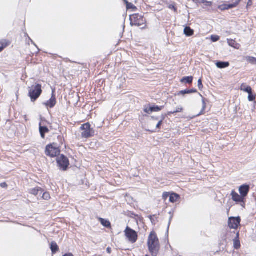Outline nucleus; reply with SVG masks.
I'll return each mask as SVG.
<instances>
[{"label":"nucleus","mask_w":256,"mask_h":256,"mask_svg":"<svg viewBox=\"0 0 256 256\" xmlns=\"http://www.w3.org/2000/svg\"><path fill=\"white\" fill-rule=\"evenodd\" d=\"M148 246L152 256H157L160 250V244L158 238L154 232H151L148 236Z\"/></svg>","instance_id":"nucleus-1"},{"label":"nucleus","mask_w":256,"mask_h":256,"mask_svg":"<svg viewBox=\"0 0 256 256\" xmlns=\"http://www.w3.org/2000/svg\"><path fill=\"white\" fill-rule=\"evenodd\" d=\"M28 96L30 98L32 102H34L42 93V85L36 84L28 88Z\"/></svg>","instance_id":"nucleus-2"},{"label":"nucleus","mask_w":256,"mask_h":256,"mask_svg":"<svg viewBox=\"0 0 256 256\" xmlns=\"http://www.w3.org/2000/svg\"><path fill=\"white\" fill-rule=\"evenodd\" d=\"M130 24L132 26H142L144 28L146 26V19L144 18L139 14H134L130 16Z\"/></svg>","instance_id":"nucleus-3"},{"label":"nucleus","mask_w":256,"mask_h":256,"mask_svg":"<svg viewBox=\"0 0 256 256\" xmlns=\"http://www.w3.org/2000/svg\"><path fill=\"white\" fill-rule=\"evenodd\" d=\"M46 154L51 158H54L60 154V150L56 144H53L46 146Z\"/></svg>","instance_id":"nucleus-4"},{"label":"nucleus","mask_w":256,"mask_h":256,"mask_svg":"<svg viewBox=\"0 0 256 256\" xmlns=\"http://www.w3.org/2000/svg\"><path fill=\"white\" fill-rule=\"evenodd\" d=\"M90 124L88 122L82 124L80 128L83 130L82 132V136L84 138H88L94 134V130L90 128Z\"/></svg>","instance_id":"nucleus-5"},{"label":"nucleus","mask_w":256,"mask_h":256,"mask_svg":"<svg viewBox=\"0 0 256 256\" xmlns=\"http://www.w3.org/2000/svg\"><path fill=\"white\" fill-rule=\"evenodd\" d=\"M124 232L126 236L130 242L132 244L136 242L138 236L136 232L134 230H132L128 226H127Z\"/></svg>","instance_id":"nucleus-6"},{"label":"nucleus","mask_w":256,"mask_h":256,"mask_svg":"<svg viewBox=\"0 0 256 256\" xmlns=\"http://www.w3.org/2000/svg\"><path fill=\"white\" fill-rule=\"evenodd\" d=\"M232 200L236 203H240V205L245 208L246 198H244L240 194H238L236 191L232 190L231 192Z\"/></svg>","instance_id":"nucleus-7"},{"label":"nucleus","mask_w":256,"mask_h":256,"mask_svg":"<svg viewBox=\"0 0 256 256\" xmlns=\"http://www.w3.org/2000/svg\"><path fill=\"white\" fill-rule=\"evenodd\" d=\"M240 217H230L228 218V226L230 229L236 230L240 225Z\"/></svg>","instance_id":"nucleus-8"},{"label":"nucleus","mask_w":256,"mask_h":256,"mask_svg":"<svg viewBox=\"0 0 256 256\" xmlns=\"http://www.w3.org/2000/svg\"><path fill=\"white\" fill-rule=\"evenodd\" d=\"M250 190V186L248 184H244L239 187L240 194L242 196H243V198H246Z\"/></svg>","instance_id":"nucleus-9"},{"label":"nucleus","mask_w":256,"mask_h":256,"mask_svg":"<svg viewBox=\"0 0 256 256\" xmlns=\"http://www.w3.org/2000/svg\"><path fill=\"white\" fill-rule=\"evenodd\" d=\"M242 0H230V4H224L222 10H228L237 6Z\"/></svg>","instance_id":"nucleus-10"},{"label":"nucleus","mask_w":256,"mask_h":256,"mask_svg":"<svg viewBox=\"0 0 256 256\" xmlns=\"http://www.w3.org/2000/svg\"><path fill=\"white\" fill-rule=\"evenodd\" d=\"M56 163L59 169L62 171L66 170L70 165V161H56Z\"/></svg>","instance_id":"nucleus-11"},{"label":"nucleus","mask_w":256,"mask_h":256,"mask_svg":"<svg viewBox=\"0 0 256 256\" xmlns=\"http://www.w3.org/2000/svg\"><path fill=\"white\" fill-rule=\"evenodd\" d=\"M47 107L52 108L56 104V98L54 95V92H52V94L51 98L44 104Z\"/></svg>","instance_id":"nucleus-12"},{"label":"nucleus","mask_w":256,"mask_h":256,"mask_svg":"<svg viewBox=\"0 0 256 256\" xmlns=\"http://www.w3.org/2000/svg\"><path fill=\"white\" fill-rule=\"evenodd\" d=\"M44 190L40 188L36 187L30 190V193L36 196H40Z\"/></svg>","instance_id":"nucleus-13"},{"label":"nucleus","mask_w":256,"mask_h":256,"mask_svg":"<svg viewBox=\"0 0 256 256\" xmlns=\"http://www.w3.org/2000/svg\"><path fill=\"white\" fill-rule=\"evenodd\" d=\"M239 236V232H237L236 234V236L234 240V247L236 250L240 248L241 246Z\"/></svg>","instance_id":"nucleus-14"},{"label":"nucleus","mask_w":256,"mask_h":256,"mask_svg":"<svg viewBox=\"0 0 256 256\" xmlns=\"http://www.w3.org/2000/svg\"><path fill=\"white\" fill-rule=\"evenodd\" d=\"M228 42L230 46L238 50L240 47V44L238 43L234 40H232V39L228 40Z\"/></svg>","instance_id":"nucleus-15"},{"label":"nucleus","mask_w":256,"mask_h":256,"mask_svg":"<svg viewBox=\"0 0 256 256\" xmlns=\"http://www.w3.org/2000/svg\"><path fill=\"white\" fill-rule=\"evenodd\" d=\"M240 89V90L248 93H250V91L252 90V88L250 86H248L246 83L242 84Z\"/></svg>","instance_id":"nucleus-16"},{"label":"nucleus","mask_w":256,"mask_h":256,"mask_svg":"<svg viewBox=\"0 0 256 256\" xmlns=\"http://www.w3.org/2000/svg\"><path fill=\"white\" fill-rule=\"evenodd\" d=\"M48 132V128L46 126H42L41 123L40 124V132L42 138H44L45 134Z\"/></svg>","instance_id":"nucleus-17"},{"label":"nucleus","mask_w":256,"mask_h":256,"mask_svg":"<svg viewBox=\"0 0 256 256\" xmlns=\"http://www.w3.org/2000/svg\"><path fill=\"white\" fill-rule=\"evenodd\" d=\"M50 248L52 250V254H54L59 250L58 246L57 244L54 242H52L50 244Z\"/></svg>","instance_id":"nucleus-18"},{"label":"nucleus","mask_w":256,"mask_h":256,"mask_svg":"<svg viewBox=\"0 0 256 256\" xmlns=\"http://www.w3.org/2000/svg\"><path fill=\"white\" fill-rule=\"evenodd\" d=\"M184 34L187 36H190L194 34V30L190 26H186L184 29Z\"/></svg>","instance_id":"nucleus-19"},{"label":"nucleus","mask_w":256,"mask_h":256,"mask_svg":"<svg viewBox=\"0 0 256 256\" xmlns=\"http://www.w3.org/2000/svg\"><path fill=\"white\" fill-rule=\"evenodd\" d=\"M216 66L218 68H224L228 67L230 66L228 62H218Z\"/></svg>","instance_id":"nucleus-20"},{"label":"nucleus","mask_w":256,"mask_h":256,"mask_svg":"<svg viewBox=\"0 0 256 256\" xmlns=\"http://www.w3.org/2000/svg\"><path fill=\"white\" fill-rule=\"evenodd\" d=\"M100 222L101 224L104 227L106 228H110L111 224L110 222L104 218H99Z\"/></svg>","instance_id":"nucleus-21"},{"label":"nucleus","mask_w":256,"mask_h":256,"mask_svg":"<svg viewBox=\"0 0 256 256\" xmlns=\"http://www.w3.org/2000/svg\"><path fill=\"white\" fill-rule=\"evenodd\" d=\"M192 80H193V77L192 76H186V77L183 78L180 80V82L182 83L191 84L192 82Z\"/></svg>","instance_id":"nucleus-22"},{"label":"nucleus","mask_w":256,"mask_h":256,"mask_svg":"<svg viewBox=\"0 0 256 256\" xmlns=\"http://www.w3.org/2000/svg\"><path fill=\"white\" fill-rule=\"evenodd\" d=\"M9 45V42L6 40H2L0 41V52H1L3 49Z\"/></svg>","instance_id":"nucleus-23"},{"label":"nucleus","mask_w":256,"mask_h":256,"mask_svg":"<svg viewBox=\"0 0 256 256\" xmlns=\"http://www.w3.org/2000/svg\"><path fill=\"white\" fill-rule=\"evenodd\" d=\"M246 60L252 64H256V58L252 56H246Z\"/></svg>","instance_id":"nucleus-24"},{"label":"nucleus","mask_w":256,"mask_h":256,"mask_svg":"<svg viewBox=\"0 0 256 256\" xmlns=\"http://www.w3.org/2000/svg\"><path fill=\"white\" fill-rule=\"evenodd\" d=\"M248 100L250 102L254 101L256 98V95L253 94L252 93V90L250 91V93H248Z\"/></svg>","instance_id":"nucleus-25"},{"label":"nucleus","mask_w":256,"mask_h":256,"mask_svg":"<svg viewBox=\"0 0 256 256\" xmlns=\"http://www.w3.org/2000/svg\"><path fill=\"white\" fill-rule=\"evenodd\" d=\"M126 4V8L128 9H132L133 10H136V6H134L132 4L129 3L128 1H125Z\"/></svg>","instance_id":"nucleus-26"},{"label":"nucleus","mask_w":256,"mask_h":256,"mask_svg":"<svg viewBox=\"0 0 256 256\" xmlns=\"http://www.w3.org/2000/svg\"><path fill=\"white\" fill-rule=\"evenodd\" d=\"M164 106H151L152 112H158L162 110Z\"/></svg>","instance_id":"nucleus-27"},{"label":"nucleus","mask_w":256,"mask_h":256,"mask_svg":"<svg viewBox=\"0 0 256 256\" xmlns=\"http://www.w3.org/2000/svg\"><path fill=\"white\" fill-rule=\"evenodd\" d=\"M169 201L172 202H174L176 201V193H172L170 195L169 198Z\"/></svg>","instance_id":"nucleus-28"},{"label":"nucleus","mask_w":256,"mask_h":256,"mask_svg":"<svg viewBox=\"0 0 256 256\" xmlns=\"http://www.w3.org/2000/svg\"><path fill=\"white\" fill-rule=\"evenodd\" d=\"M42 195V198L45 200H48L50 198V194L48 192H43Z\"/></svg>","instance_id":"nucleus-29"},{"label":"nucleus","mask_w":256,"mask_h":256,"mask_svg":"<svg viewBox=\"0 0 256 256\" xmlns=\"http://www.w3.org/2000/svg\"><path fill=\"white\" fill-rule=\"evenodd\" d=\"M148 218L150 220L153 224H155V218H156V215H149Z\"/></svg>","instance_id":"nucleus-30"},{"label":"nucleus","mask_w":256,"mask_h":256,"mask_svg":"<svg viewBox=\"0 0 256 256\" xmlns=\"http://www.w3.org/2000/svg\"><path fill=\"white\" fill-rule=\"evenodd\" d=\"M200 4H203L206 6H212V2H208L206 0H204L203 2H200Z\"/></svg>","instance_id":"nucleus-31"},{"label":"nucleus","mask_w":256,"mask_h":256,"mask_svg":"<svg viewBox=\"0 0 256 256\" xmlns=\"http://www.w3.org/2000/svg\"><path fill=\"white\" fill-rule=\"evenodd\" d=\"M220 40V36L216 35H212L211 36V40L213 42H216Z\"/></svg>","instance_id":"nucleus-32"},{"label":"nucleus","mask_w":256,"mask_h":256,"mask_svg":"<svg viewBox=\"0 0 256 256\" xmlns=\"http://www.w3.org/2000/svg\"><path fill=\"white\" fill-rule=\"evenodd\" d=\"M170 193L169 192H164L162 194V198L164 200H166L168 198H170Z\"/></svg>","instance_id":"nucleus-33"},{"label":"nucleus","mask_w":256,"mask_h":256,"mask_svg":"<svg viewBox=\"0 0 256 256\" xmlns=\"http://www.w3.org/2000/svg\"><path fill=\"white\" fill-rule=\"evenodd\" d=\"M144 110L145 112L147 114H150L152 112V108L151 106L148 108V107H144Z\"/></svg>","instance_id":"nucleus-34"},{"label":"nucleus","mask_w":256,"mask_h":256,"mask_svg":"<svg viewBox=\"0 0 256 256\" xmlns=\"http://www.w3.org/2000/svg\"><path fill=\"white\" fill-rule=\"evenodd\" d=\"M198 86L200 90H202L203 88L202 78H200L198 80Z\"/></svg>","instance_id":"nucleus-35"},{"label":"nucleus","mask_w":256,"mask_h":256,"mask_svg":"<svg viewBox=\"0 0 256 256\" xmlns=\"http://www.w3.org/2000/svg\"><path fill=\"white\" fill-rule=\"evenodd\" d=\"M190 94L189 90H184L180 91L178 94L180 95V94Z\"/></svg>","instance_id":"nucleus-36"},{"label":"nucleus","mask_w":256,"mask_h":256,"mask_svg":"<svg viewBox=\"0 0 256 256\" xmlns=\"http://www.w3.org/2000/svg\"><path fill=\"white\" fill-rule=\"evenodd\" d=\"M252 5V0H248L246 7L249 8Z\"/></svg>","instance_id":"nucleus-37"},{"label":"nucleus","mask_w":256,"mask_h":256,"mask_svg":"<svg viewBox=\"0 0 256 256\" xmlns=\"http://www.w3.org/2000/svg\"><path fill=\"white\" fill-rule=\"evenodd\" d=\"M206 104L204 103V106H203L202 110L201 111L200 114H198V116L200 115V114H204V110L206 109Z\"/></svg>","instance_id":"nucleus-38"},{"label":"nucleus","mask_w":256,"mask_h":256,"mask_svg":"<svg viewBox=\"0 0 256 256\" xmlns=\"http://www.w3.org/2000/svg\"><path fill=\"white\" fill-rule=\"evenodd\" d=\"M189 92H190V94L196 93V92H197V90L194 88H192V89L189 90Z\"/></svg>","instance_id":"nucleus-39"},{"label":"nucleus","mask_w":256,"mask_h":256,"mask_svg":"<svg viewBox=\"0 0 256 256\" xmlns=\"http://www.w3.org/2000/svg\"><path fill=\"white\" fill-rule=\"evenodd\" d=\"M0 186L2 188H5L7 187L8 185L6 182H2L0 184Z\"/></svg>","instance_id":"nucleus-40"},{"label":"nucleus","mask_w":256,"mask_h":256,"mask_svg":"<svg viewBox=\"0 0 256 256\" xmlns=\"http://www.w3.org/2000/svg\"><path fill=\"white\" fill-rule=\"evenodd\" d=\"M193 2H195L197 4H200L202 2H203L204 0H192Z\"/></svg>","instance_id":"nucleus-41"},{"label":"nucleus","mask_w":256,"mask_h":256,"mask_svg":"<svg viewBox=\"0 0 256 256\" xmlns=\"http://www.w3.org/2000/svg\"><path fill=\"white\" fill-rule=\"evenodd\" d=\"M162 120H160L156 124V128H159L160 124H162Z\"/></svg>","instance_id":"nucleus-42"},{"label":"nucleus","mask_w":256,"mask_h":256,"mask_svg":"<svg viewBox=\"0 0 256 256\" xmlns=\"http://www.w3.org/2000/svg\"><path fill=\"white\" fill-rule=\"evenodd\" d=\"M106 252H108V254H110V253H111V252H112V249H111V248H110V247H108V248H106Z\"/></svg>","instance_id":"nucleus-43"},{"label":"nucleus","mask_w":256,"mask_h":256,"mask_svg":"<svg viewBox=\"0 0 256 256\" xmlns=\"http://www.w3.org/2000/svg\"><path fill=\"white\" fill-rule=\"evenodd\" d=\"M61 158H62V160H68L66 157H65L64 155H62L61 156Z\"/></svg>","instance_id":"nucleus-44"},{"label":"nucleus","mask_w":256,"mask_h":256,"mask_svg":"<svg viewBox=\"0 0 256 256\" xmlns=\"http://www.w3.org/2000/svg\"><path fill=\"white\" fill-rule=\"evenodd\" d=\"M169 8H173V9L174 10V11H176V8H175L174 6V5H170V6H169Z\"/></svg>","instance_id":"nucleus-45"},{"label":"nucleus","mask_w":256,"mask_h":256,"mask_svg":"<svg viewBox=\"0 0 256 256\" xmlns=\"http://www.w3.org/2000/svg\"><path fill=\"white\" fill-rule=\"evenodd\" d=\"M182 110L183 108H177V112H182Z\"/></svg>","instance_id":"nucleus-46"},{"label":"nucleus","mask_w":256,"mask_h":256,"mask_svg":"<svg viewBox=\"0 0 256 256\" xmlns=\"http://www.w3.org/2000/svg\"><path fill=\"white\" fill-rule=\"evenodd\" d=\"M63 256H74L73 254L71 253H68V254H65Z\"/></svg>","instance_id":"nucleus-47"},{"label":"nucleus","mask_w":256,"mask_h":256,"mask_svg":"<svg viewBox=\"0 0 256 256\" xmlns=\"http://www.w3.org/2000/svg\"><path fill=\"white\" fill-rule=\"evenodd\" d=\"M180 198V196L177 194V199H178Z\"/></svg>","instance_id":"nucleus-48"},{"label":"nucleus","mask_w":256,"mask_h":256,"mask_svg":"<svg viewBox=\"0 0 256 256\" xmlns=\"http://www.w3.org/2000/svg\"><path fill=\"white\" fill-rule=\"evenodd\" d=\"M76 166V168H78L79 166H80V165H79L78 166Z\"/></svg>","instance_id":"nucleus-49"},{"label":"nucleus","mask_w":256,"mask_h":256,"mask_svg":"<svg viewBox=\"0 0 256 256\" xmlns=\"http://www.w3.org/2000/svg\"><path fill=\"white\" fill-rule=\"evenodd\" d=\"M146 256H147V255H146Z\"/></svg>","instance_id":"nucleus-50"}]
</instances>
